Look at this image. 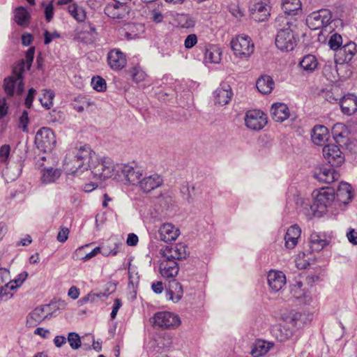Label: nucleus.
Wrapping results in <instances>:
<instances>
[{"mask_svg": "<svg viewBox=\"0 0 357 357\" xmlns=\"http://www.w3.org/2000/svg\"><path fill=\"white\" fill-rule=\"evenodd\" d=\"M97 160L96 153L89 146H84L76 151V153H69L65 159V169L72 173L80 175L86 172L89 174L91 165Z\"/></svg>", "mask_w": 357, "mask_h": 357, "instance_id": "1", "label": "nucleus"}, {"mask_svg": "<svg viewBox=\"0 0 357 357\" xmlns=\"http://www.w3.org/2000/svg\"><path fill=\"white\" fill-rule=\"evenodd\" d=\"M120 165L114 164L110 158L97 156V160H95L92 164L88 175L89 176L92 175L97 180L104 181L113 176H120Z\"/></svg>", "mask_w": 357, "mask_h": 357, "instance_id": "2", "label": "nucleus"}, {"mask_svg": "<svg viewBox=\"0 0 357 357\" xmlns=\"http://www.w3.org/2000/svg\"><path fill=\"white\" fill-rule=\"evenodd\" d=\"M298 41L299 36L296 32V26L289 22L278 30L275 39L277 48L284 52L294 50Z\"/></svg>", "mask_w": 357, "mask_h": 357, "instance_id": "3", "label": "nucleus"}, {"mask_svg": "<svg viewBox=\"0 0 357 357\" xmlns=\"http://www.w3.org/2000/svg\"><path fill=\"white\" fill-rule=\"evenodd\" d=\"M314 197L312 209L314 213L321 215L328 211V209L335 205V192L330 187L321 188L315 190L312 192Z\"/></svg>", "mask_w": 357, "mask_h": 357, "instance_id": "4", "label": "nucleus"}, {"mask_svg": "<svg viewBox=\"0 0 357 357\" xmlns=\"http://www.w3.org/2000/svg\"><path fill=\"white\" fill-rule=\"evenodd\" d=\"M230 45L235 57L241 60H247L255 52V44L252 38L245 34L234 37Z\"/></svg>", "mask_w": 357, "mask_h": 357, "instance_id": "5", "label": "nucleus"}, {"mask_svg": "<svg viewBox=\"0 0 357 357\" xmlns=\"http://www.w3.org/2000/svg\"><path fill=\"white\" fill-rule=\"evenodd\" d=\"M35 144L39 149L44 152L52 151L56 144L54 132L49 128H41L36 132Z\"/></svg>", "mask_w": 357, "mask_h": 357, "instance_id": "6", "label": "nucleus"}, {"mask_svg": "<svg viewBox=\"0 0 357 357\" xmlns=\"http://www.w3.org/2000/svg\"><path fill=\"white\" fill-rule=\"evenodd\" d=\"M152 320L154 326L165 329L175 328L181 324L178 315L166 311L155 313Z\"/></svg>", "mask_w": 357, "mask_h": 357, "instance_id": "7", "label": "nucleus"}, {"mask_svg": "<svg viewBox=\"0 0 357 357\" xmlns=\"http://www.w3.org/2000/svg\"><path fill=\"white\" fill-rule=\"evenodd\" d=\"M331 17L329 10L321 9L309 15L306 19V23L310 29L317 30L328 25Z\"/></svg>", "mask_w": 357, "mask_h": 357, "instance_id": "8", "label": "nucleus"}, {"mask_svg": "<svg viewBox=\"0 0 357 357\" xmlns=\"http://www.w3.org/2000/svg\"><path fill=\"white\" fill-rule=\"evenodd\" d=\"M246 126L254 130L262 129L268 123L266 114L259 109H252L247 112L245 117Z\"/></svg>", "mask_w": 357, "mask_h": 357, "instance_id": "9", "label": "nucleus"}, {"mask_svg": "<svg viewBox=\"0 0 357 357\" xmlns=\"http://www.w3.org/2000/svg\"><path fill=\"white\" fill-rule=\"evenodd\" d=\"M301 314L293 312H284L276 318L280 327L285 331V335L289 336L292 334L293 330L297 326V321L301 318Z\"/></svg>", "mask_w": 357, "mask_h": 357, "instance_id": "10", "label": "nucleus"}, {"mask_svg": "<svg viewBox=\"0 0 357 357\" xmlns=\"http://www.w3.org/2000/svg\"><path fill=\"white\" fill-rule=\"evenodd\" d=\"M323 155L331 166H340L344 162V156L340 147L335 144H328L323 148Z\"/></svg>", "mask_w": 357, "mask_h": 357, "instance_id": "11", "label": "nucleus"}, {"mask_svg": "<svg viewBox=\"0 0 357 357\" xmlns=\"http://www.w3.org/2000/svg\"><path fill=\"white\" fill-rule=\"evenodd\" d=\"M4 90L8 96L15 93L21 94L24 90V84L21 73L15 74L4 79Z\"/></svg>", "mask_w": 357, "mask_h": 357, "instance_id": "12", "label": "nucleus"}, {"mask_svg": "<svg viewBox=\"0 0 357 357\" xmlns=\"http://www.w3.org/2000/svg\"><path fill=\"white\" fill-rule=\"evenodd\" d=\"M162 257L169 260H181L187 256V247L183 243H177L172 246H166L162 250Z\"/></svg>", "mask_w": 357, "mask_h": 357, "instance_id": "13", "label": "nucleus"}, {"mask_svg": "<svg viewBox=\"0 0 357 357\" xmlns=\"http://www.w3.org/2000/svg\"><path fill=\"white\" fill-rule=\"evenodd\" d=\"M108 64L114 70L123 69L127 63V58L124 53L117 49L109 51L107 55Z\"/></svg>", "mask_w": 357, "mask_h": 357, "instance_id": "14", "label": "nucleus"}, {"mask_svg": "<svg viewBox=\"0 0 357 357\" xmlns=\"http://www.w3.org/2000/svg\"><path fill=\"white\" fill-rule=\"evenodd\" d=\"M357 46L355 43H349L340 48L335 54V61L338 63H348L356 53Z\"/></svg>", "mask_w": 357, "mask_h": 357, "instance_id": "15", "label": "nucleus"}, {"mask_svg": "<svg viewBox=\"0 0 357 357\" xmlns=\"http://www.w3.org/2000/svg\"><path fill=\"white\" fill-rule=\"evenodd\" d=\"M353 198L352 187L347 183L341 182L335 192V204L340 206L347 204Z\"/></svg>", "mask_w": 357, "mask_h": 357, "instance_id": "16", "label": "nucleus"}, {"mask_svg": "<svg viewBox=\"0 0 357 357\" xmlns=\"http://www.w3.org/2000/svg\"><path fill=\"white\" fill-rule=\"evenodd\" d=\"M158 232L160 240L166 243L176 241L180 235L179 229L169 222L162 224Z\"/></svg>", "mask_w": 357, "mask_h": 357, "instance_id": "17", "label": "nucleus"}, {"mask_svg": "<svg viewBox=\"0 0 357 357\" xmlns=\"http://www.w3.org/2000/svg\"><path fill=\"white\" fill-rule=\"evenodd\" d=\"M222 50L214 44H207L204 48V63L205 64L219 63L221 61Z\"/></svg>", "mask_w": 357, "mask_h": 357, "instance_id": "18", "label": "nucleus"}, {"mask_svg": "<svg viewBox=\"0 0 357 357\" xmlns=\"http://www.w3.org/2000/svg\"><path fill=\"white\" fill-rule=\"evenodd\" d=\"M130 6H120L112 2L105 8V13L112 19H123L130 13Z\"/></svg>", "mask_w": 357, "mask_h": 357, "instance_id": "19", "label": "nucleus"}, {"mask_svg": "<svg viewBox=\"0 0 357 357\" xmlns=\"http://www.w3.org/2000/svg\"><path fill=\"white\" fill-rule=\"evenodd\" d=\"M271 7L264 2H257L250 8L252 17L257 22H264L270 16Z\"/></svg>", "mask_w": 357, "mask_h": 357, "instance_id": "20", "label": "nucleus"}, {"mask_svg": "<svg viewBox=\"0 0 357 357\" xmlns=\"http://www.w3.org/2000/svg\"><path fill=\"white\" fill-rule=\"evenodd\" d=\"M329 239L324 234L312 232L310 237V247L312 252H320L329 244Z\"/></svg>", "mask_w": 357, "mask_h": 357, "instance_id": "21", "label": "nucleus"}, {"mask_svg": "<svg viewBox=\"0 0 357 357\" xmlns=\"http://www.w3.org/2000/svg\"><path fill=\"white\" fill-rule=\"evenodd\" d=\"M333 166L323 167L319 172L316 174V178L321 182L331 183L340 178L339 172L335 169Z\"/></svg>", "mask_w": 357, "mask_h": 357, "instance_id": "22", "label": "nucleus"}, {"mask_svg": "<svg viewBox=\"0 0 357 357\" xmlns=\"http://www.w3.org/2000/svg\"><path fill=\"white\" fill-rule=\"evenodd\" d=\"M268 283L273 290L278 291L286 283L285 275L282 271H270L268 274Z\"/></svg>", "mask_w": 357, "mask_h": 357, "instance_id": "23", "label": "nucleus"}, {"mask_svg": "<svg viewBox=\"0 0 357 357\" xmlns=\"http://www.w3.org/2000/svg\"><path fill=\"white\" fill-rule=\"evenodd\" d=\"M160 271L164 278H174L178 273L177 262L163 258L160 265Z\"/></svg>", "mask_w": 357, "mask_h": 357, "instance_id": "24", "label": "nucleus"}, {"mask_svg": "<svg viewBox=\"0 0 357 357\" xmlns=\"http://www.w3.org/2000/svg\"><path fill=\"white\" fill-rule=\"evenodd\" d=\"M281 8L287 15H298L302 13V3L301 0H282Z\"/></svg>", "mask_w": 357, "mask_h": 357, "instance_id": "25", "label": "nucleus"}, {"mask_svg": "<svg viewBox=\"0 0 357 357\" xmlns=\"http://www.w3.org/2000/svg\"><path fill=\"white\" fill-rule=\"evenodd\" d=\"M330 137L328 129L321 125L315 126L312 130V140L314 144L322 146Z\"/></svg>", "mask_w": 357, "mask_h": 357, "instance_id": "26", "label": "nucleus"}, {"mask_svg": "<svg viewBox=\"0 0 357 357\" xmlns=\"http://www.w3.org/2000/svg\"><path fill=\"white\" fill-rule=\"evenodd\" d=\"M301 234V228L296 225L291 226L287 231L284 236L285 247L287 249H293L298 243V240Z\"/></svg>", "mask_w": 357, "mask_h": 357, "instance_id": "27", "label": "nucleus"}, {"mask_svg": "<svg viewBox=\"0 0 357 357\" xmlns=\"http://www.w3.org/2000/svg\"><path fill=\"white\" fill-rule=\"evenodd\" d=\"M271 114L275 121L282 122L289 116V110L285 104L278 102L272 105Z\"/></svg>", "mask_w": 357, "mask_h": 357, "instance_id": "28", "label": "nucleus"}, {"mask_svg": "<svg viewBox=\"0 0 357 357\" xmlns=\"http://www.w3.org/2000/svg\"><path fill=\"white\" fill-rule=\"evenodd\" d=\"M162 183V178L158 174H153L141 180L139 182V186L144 192H149L159 187Z\"/></svg>", "mask_w": 357, "mask_h": 357, "instance_id": "29", "label": "nucleus"}, {"mask_svg": "<svg viewBox=\"0 0 357 357\" xmlns=\"http://www.w3.org/2000/svg\"><path fill=\"white\" fill-rule=\"evenodd\" d=\"M340 107L344 114L351 115L357 111V97L349 94L341 100Z\"/></svg>", "mask_w": 357, "mask_h": 357, "instance_id": "30", "label": "nucleus"}, {"mask_svg": "<svg viewBox=\"0 0 357 357\" xmlns=\"http://www.w3.org/2000/svg\"><path fill=\"white\" fill-rule=\"evenodd\" d=\"M120 171L125 176L126 180L130 183L135 184L141 181L142 172L139 169H135L133 167L127 165H120Z\"/></svg>", "mask_w": 357, "mask_h": 357, "instance_id": "31", "label": "nucleus"}, {"mask_svg": "<svg viewBox=\"0 0 357 357\" xmlns=\"http://www.w3.org/2000/svg\"><path fill=\"white\" fill-rule=\"evenodd\" d=\"M13 20L17 25L26 27L30 23L31 15L26 8L19 6L14 10Z\"/></svg>", "mask_w": 357, "mask_h": 357, "instance_id": "32", "label": "nucleus"}, {"mask_svg": "<svg viewBox=\"0 0 357 357\" xmlns=\"http://www.w3.org/2000/svg\"><path fill=\"white\" fill-rule=\"evenodd\" d=\"M275 83L269 75H261L256 82V87L262 94H269L273 91Z\"/></svg>", "mask_w": 357, "mask_h": 357, "instance_id": "33", "label": "nucleus"}, {"mask_svg": "<svg viewBox=\"0 0 357 357\" xmlns=\"http://www.w3.org/2000/svg\"><path fill=\"white\" fill-rule=\"evenodd\" d=\"M172 24L177 27L189 29L195 26V20L188 14L175 13Z\"/></svg>", "mask_w": 357, "mask_h": 357, "instance_id": "34", "label": "nucleus"}, {"mask_svg": "<svg viewBox=\"0 0 357 357\" xmlns=\"http://www.w3.org/2000/svg\"><path fill=\"white\" fill-rule=\"evenodd\" d=\"M46 317L44 307H38L27 316L26 326L31 328L35 327L41 323Z\"/></svg>", "mask_w": 357, "mask_h": 357, "instance_id": "35", "label": "nucleus"}, {"mask_svg": "<svg viewBox=\"0 0 357 357\" xmlns=\"http://www.w3.org/2000/svg\"><path fill=\"white\" fill-rule=\"evenodd\" d=\"M232 96V92L229 86L227 89L218 88L214 93L215 103L220 105H225L227 104Z\"/></svg>", "mask_w": 357, "mask_h": 357, "instance_id": "36", "label": "nucleus"}, {"mask_svg": "<svg viewBox=\"0 0 357 357\" xmlns=\"http://www.w3.org/2000/svg\"><path fill=\"white\" fill-rule=\"evenodd\" d=\"M61 176V171L59 169L44 168L41 170V182L44 184H49L55 182Z\"/></svg>", "mask_w": 357, "mask_h": 357, "instance_id": "37", "label": "nucleus"}, {"mask_svg": "<svg viewBox=\"0 0 357 357\" xmlns=\"http://www.w3.org/2000/svg\"><path fill=\"white\" fill-rule=\"evenodd\" d=\"M318 64L317 58L312 54L304 56L299 63L301 68L308 73L314 71L317 68Z\"/></svg>", "mask_w": 357, "mask_h": 357, "instance_id": "38", "label": "nucleus"}, {"mask_svg": "<svg viewBox=\"0 0 357 357\" xmlns=\"http://www.w3.org/2000/svg\"><path fill=\"white\" fill-rule=\"evenodd\" d=\"M68 10L70 15L77 22H84L86 17L85 10L76 3L68 6Z\"/></svg>", "mask_w": 357, "mask_h": 357, "instance_id": "39", "label": "nucleus"}, {"mask_svg": "<svg viewBox=\"0 0 357 357\" xmlns=\"http://www.w3.org/2000/svg\"><path fill=\"white\" fill-rule=\"evenodd\" d=\"M73 106L74 109H75L78 112H82L85 109H88L90 107L95 106V104L93 101H91L89 99L82 97V98H75L73 102Z\"/></svg>", "mask_w": 357, "mask_h": 357, "instance_id": "40", "label": "nucleus"}, {"mask_svg": "<svg viewBox=\"0 0 357 357\" xmlns=\"http://www.w3.org/2000/svg\"><path fill=\"white\" fill-rule=\"evenodd\" d=\"M88 246H89V244H87L84 246H82L75 250V255L76 256L77 259H79L84 261H88V260L91 259V258L96 257L98 254L101 253V248L96 247L91 252L84 255L83 250L85 248H86Z\"/></svg>", "mask_w": 357, "mask_h": 357, "instance_id": "41", "label": "nucleus"}, {"mask_svg": "<svg viewBox=\"0 0 357 357\" xmlns=\"http://www.w3.org/2000/svg\"><path fill=\"white\" fill-rule=\"evenodd\" d=\"M54 93L52 90L43 89L41 91V97L39 100L46 109H50L53 106Z\"/></svg>", "mask_w": 357, "mask_h": 357, "instance_id": "42", "label": "nucleus"}, {"mask_svg": "<svg viewBox=\"0 0 357 357\" xmlns=\"http://www.w3.org/2000/svg\"><path fill=\"white\" fill-rule=\"evenodd\" d=\"M268 347L266 342L262 340H258L254 344V347L251 351V354L253 357H259L266 354L268 351Z\"/></svg>", "mask_w": 357, "mask_h": 357, "instance_id": "43", "label": "nucleus"}, {"mask_svg": "<svg viewBox=\"0 0 357 357\" xmlns=\"http://www.w3.org/2000/svg\"><path fill=\"white\" fill-rule=\"evenodd\" d=\"M130 73L132 80L137 83L145 81L147 77L146 73L139 66L132 68Z\"/></svg>", "mask_w": 357, "mask_h": 357, "instance_id": "44", "label": "nucleus"}, {"mask_svg": "<svg viewBox=\"0 0 357 357\" xmlns=\"http://www.w3.org/2000/svg\"><path fill=\"white\" fill-rule=\"evenodd\" d=\"M27 277L28 273L26 271L20 273L13 280H9V282L6 283V290L8 288L16 290L17 287H20L22 284V283L25 281Z\"/></svg>", "mask_w": 357, "mask_h": 357, "instance_id": "45", "label": "nucleus"}, {"mask_svg": "<svg viewBox=\"0 0 357 357\" xmlns=\"http://www.w3.org/2000/svg\"><path fill=\"white\" fill-rule=\"evenodd\" d=\"M91 84L93 88L99 92L105 91L107 88L105 80L100 76L93 77Z\"/></svg>", "mask_w": 357, "mask_h": 357, "instance_id": "46", "label": "nucleus"}, {"mask_svg": "<svg viewBox=\"0 0 357 357\" xmlns=\"http://www.w3.org/2000/svg\"><path fill=\"white\" fill-rule=\"evenodd\" d=\"M68 342L70 347L73 349H77L82 345L81 339L79 335L75 333H70L68 334Z\"/></svg>", "mask_w": 357, "mask_h": 357, "instance_id": "47", "label": "nucleus"}, {"mask_svg": "<svg viewBox=\"0 0 357 357\" xmlns=\"http://www.w3.org/2000/svg\"><path fill=\"white\" fill-rule=\"evenodd\" d=\"M342 43V38L340 34L334 33L333 34L328 41V44L332 50H337L341 46Z\"/></svg>", "mask_w": 357, "mask_h": 357, "instance_id": "48", "label": "nucleus"}, {"mask_svg": "<svg viewBox=\"0 0 357 357\" xmlns=\"http://www.w3.org/2000/svg\"><path fill=\"white\" fill-rule=\"evenodd\" d=\"M160 8V6L158 5V8ZM164 19L163 15L162 12L159 9L153 8L150 12V20L156 23H160L162 22Z\"/></svg>", "mask_w": 357, "mask_h": 357, "instance_id": "49", "label": "nucleus"}, {"mask_svg": "<svg viewBox=\"0 0 357 357\" xmlns=\"http://www.w3.org/2000/svg\"><path fill=\"white\" fill-rule=\"evenodd\" d=\"M10 153V146L8 144H4L0 147V162L6 163Z\"/></svg>", "mask_w": 357, "mask_h": 357, "instance_id": "50", "label": "nucleus"}, {"mask_svg": "<svg viewBox=\"0 0 357 357\" xmlns=\"http://www.w3.org/2000/svg\"><path fill=\"white\" fill-rule=\"evenodd\" d=\"M175 293H174L172 289H169V294L170 299L172 300L174 302H178L183 296V291L182 288L180 284H176L175 287Z\"/></svg>", "mask_w": 357, "mask_h": 357, "instance_id": "51", "label": "nucleus"}, {"mask_svg": "<svg viewBox=\"0 0 357 357\" xmlns=\"http://www.w3.org/2000/svg\"><path fill=\"white\" fill-rule=\"evenodd\" d=\"M346 132L347 129L342 123H337L333 128V133L336 140H337L338 137H342Z\"/></svg>", "mask_w": 357, "mask_h": 357, "instance_id": "52", "label": "nucleus"}, {"mask_svg": "<svg viewBox=\"0 0 357 357\" xmlns=\"http://www.w3.org/2000/svg\"><path fill=\"white\" fill-rule=\"evenodd\" d=\"M6 284L0 288V298L3 301L10 298L16 291L15 289H11L10 288L6 290Z\"/></svg>", "mask_w": 357, "mask_h": 357, "instance_id": "53", "label": "nucleus"}, {"mask_svg": "<svg viewBox=\"0 0 357 357\" xmlns=\"http://www.w3.org/2000/svg\"><path fill=\"white\" fill-rule=\"evenodd\" d=\"M197 41L198 39L196 34H189L185 39L184 46L186 49H191L197 43Z\"/></svg>", "mask_w": 357, "mask_h": 357, "instance_id": "54", "label": "nucleus"}, {"mask_svg": "<svg viewBox=\"0 0 357 357\" xmlns=\"http://www.w3.org/2000/svg\"><path fill=\"white\" fill-rule=\"evenodd\" d=\"M29 123L28 112L24 111L19 119V127L22 129L24 132H27V126Z\"/></svg>", "mask_w": 357, "mask_h": 357, "instance_id": "55", "label": "nucleus"}, {"mask_svg": "<svg viewBox=\"0 0 357 357\" xmlns=\"http://www.w3.org/2000/svg\"><path fill=\"white\" fill-rule=\"evenodd\" d=\"M61 36L57 31L50 32L45 31L44 32V43L47 45L50 43L53 40L60 38Z\"/></svg>", "mask_w": 357, "mask_h": 357, "instance_id": "56", "label": "nucleus"}, {"mask_svg": "<svg viewBox=\"0 0 357 357\" xmlns=\"http://www.w3.org/2000/svg\"><path fill=\"white\" fill-rule=\"evenodd\" d=\"M305 254L303 253L301 255H298L295 260L296 266L298 269H305L306 268L309 263L305 259Z\"/></svg>", "mask_w": 357, "mask_h": 357, "instance_id": "57", "label": "nucleus"}, {"mask_svg": "<svg viewBox=\"0 0 357 357\" xmlns=\"http://www.w3.org/2000/svg\"><path fill=\"white\" fill-rule=\"evenodd\" d=\"M10 280V272L6 268H0V288Z\"/></svg>", "mask_w": 357, "mask_h": 357, "instance_id": "58", "label": "nucleus"}, {"mask_svg": "<svg viewBox=\"0 0 357 357\" xmlns=\"http://www.w3.org/2000/svg\"><path fill=\"white\" fill-rule=\"evenodd\" d=\"M45 15L47 22H50L54 17V7L52 3H50L45 8Z\"/></svg>", "mask_w": 357, "mask_h": 357, "instance_id": "59", "label": "nucleus"}, {"mask_svg": "<svg viewBox=\"0 0 357 357\" xmlns=\"http://www.w3.org/2000/svg\"><path fill=\"white\" fill-rule=\"evenodd\" d=\"M69 229L66 227H61L57 235V240L61 243H64L68 238Z\"/></svg>", "mask_w": 357, "mask_h": 357, "instance_id": "60", "label": "nucleus"}, {"mask_svg": "<svg viewBox=\"0 0 357 357\" xmlns=\"http://www.w3.org/2000/svg\"><path fill=\"white\" fill-rule=\"evenodd\" d=\"M36 93V91L33 89H30L29 90L28 94L25 99V105L26 107L30 108L32 106L33 100L34 99L35 94Z\"/></svg>", "mask_w": 357, "mask_h": 357, "instance_id": "61", "label": "nucleus"}, {"mask_svg": "<svg viewBox=\"0 0 357 357\" xmlns=\"http://www.w3.org/2000/svg\"><path fill=\"white\" fill-rule=\"evenodd\" d=\"M121 306H122L121 301L119 298L114 299L112 311L111 312L112 319H114L116 318L117 312Z\"/></svg>", "mask_w": 357, "mask_h": 357, "instance_id": "62", "label": "nucleus"}, {"mask_svg": "<svg viewBox=\"0 0 357 357\" xmlns=\"http://www.w3.org/2000/svg\"><path fill=\"white\" fill-rule=\"evenodd\" d=\"M8 105L6 98L0 99V119L5 116L8 112Z\"/></svg>", "mask_w": 357, "mask_h": 357, "instance_id": "63", "label": "nucleus"}, {"mask_svg": "<svg viewBox=\"0 0 357 357\" xmlns=\"http://www.w3.org/2000/svg\"><path fill=\"white\" fill-rule=\"evenodd\" d=\"M347 237L351 243L357 245V231L354 229H351L348 234Z\"/></svg>", "mask_w": 357, "mask_h": 357, "instance_id": "64", "label": "nucleus"}]
</instances>
